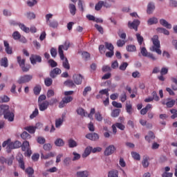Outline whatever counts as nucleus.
Wrapping results in <instances>:
<instances>
[{"instance_id":"obj_43","label":"nucleus","mask_w":177,"mask_h":177,"mask_svg":"<svg viewBox=\"0 0 177 177\" xmlns=\"http://www.w3.org/2000/svg\"><path fill=\"white\" fill-rule=\"evenodd\" d=\"M127 52H136V46L135 45H129L126 47Z\"/></svg>"},{"instance_id":"obj_24","label":"nucleus","mask_w":177,"mask_h":177,"mask_svg":"<svg viewBox=\"0 0 177 177\" xmlns=\"http://www.w3.org/2000/svg\"><path fill=\"white\" fill-rule=\"evenodd\" d=\"M62 49V52H63V49L64 50H68V48H70V43L66 41L65 44L64 45H60L58 47V53L59 54V49Z\"/></svg>"},{"instance_id":"obj_4","label":"nucleus","mask_w":177,"mask_h":177,"mask_svg":"<svg viewBox=\"0 0 177 177\" xmlns=\"http://www.w3.org/2000/svg\"><path fill=\"white\" fill-rule=\"evenodd\" d=\"M59 57L62 62V66L65 70H70V63L67 57H64V52L62 50V47L59 48Z\"/></svg>"},{"instance_id":"obj_6","label":"nucleus","mask_w":177,"mask_h":177,"mask_svg":"<svg viewBox=\"0 0 177 177\" xmlns=\"http://www.w3.org/2000/svg\"><path fill=\"white\" fill-rule=\"evenodd\" d=\"M50 106H53V103H49L48 101H43L42 102L38 103L39 106V110L40 111H45L46 110H48V107Z\"/></svg>"},{"instance_id":"obj_21","label":"nucleus","mask_w":177,"mask_h":177,"mask_svg":"<svg viewBox=\"0 0 177 177\" xmlns=\"http://www.w3.org/2000/svg\"><path fill=\"white\" fill-rule=\"evenodd\" d=\"M154 9H156V6H154V3H149L147 6V13L148 15H151V13H153L154 11Z\"/></svg>"},{"instance_id":"obj_22","label":"nucleus","mask_w":177,"mask_h":177,"mask_svg":"<svg viewBox=\"0 0 177 177\" xmlns=\"http://www.w3.org/2000/svg\"><path fill=\"white\" fill-rule=\"evenodd\" d=\"M78 177H88L89 176V171L88 170L80 171L76 173Z\"/></svg>"},{"instance_id":"obj_20","label":"nucleus","mask_w":177,"mask_h":177,"mask_svg":"<svg viewBox=\"0 0 177 177\" xmlns=\"http://www.w3.org/2000/svg\"><path fill=\"white\" fill-rule=\"evenodd\" d=\"M68 145L70 149H74V147H77V146H78V143H77V141H75L73 138H71L68 140Z\"/></svg>"},{"instance_id":"obj_48","label":"nucleus","mask_w":177,"mask_h":177,"mask_svg":"<svg viewBox=\"0 0 177 177\" xmlns=\"http://www.w3.org/2000/svg\"><path fill=\"white\" fill-rule=\"evenodd\" d=\"M41 89L42 88H41V86H39V85L35 86V88H33L35 95H39V93H41Z\"/></svg>"},{"instance_id":"obj_31","label":"nucleus","mask_w":177,"mask_h":177,"mask_svg":"<svg viewBox=\"0 0 177 177\" xmlns=\"http://www.w3.org/2000/svg\"><path fill=\"white\" fill-rule=\"evenodd\" d=\"M21 150L22 151H26V149H30V142L28 141H24L21 144Z\"/></svg>"},{"instance_id":"obj_52","label":"nucleus","mask_w":177,"mask_h":177,"mask_svg":"<svg viewBox=\"0 0 177 177\" xmlns=\"http://www.w3.org/2000/svg\"><path fill=\"white\" fill-rule=\"evenodd\" d=\"M76 111L79 115H81V117H85V110H84V109L78 108Z\"/></svg>"},{"instance_id":"obj_61","label":"nucleus","mask_w":177,"mask_h":177,"mask_svg":"<svg viewBox=\"0 0 177 177\" xmlns=\"http://www.w3.org/2000/svg\"><path fill=\"white\" fill-rule=\"evenodd\" d=\"M95 118L97 120V121H102L103 117H102V114H100V112H97L95 114Z\"/></svg>"},{"instance_id":"obj_30","label":"nucleus","mask_w":177,"mask_h":177,"mask_svg":"<svg viewBox=\"0 0 177 177\" xmlns=\"http://www.w3.org/2000/svg\"><path fill=\"white\" fill-rule=\"evenodd\" d=\"M55 146H57L58 147H62L64 146V141L62 138H57L55 141Z\"/></svg>"},{"instance_id":"obj_10","label":"nucleus","mask_w":177,"mask_h":177,"mask_svg":"<svg viewBox=\"0 0 177 177\" xmlns=\"http://www.w3.org/2000/svg\"><path fill=\"white\" fill-rule=\"evenodd\" d=\"M115 150V147L113 145H111L105 149L104 154V156H111V154H113Z\"/></svg>"},{"instance_id":"obj_7","label":"nucleus","mask_w":177,"mask_h":177,"mask_svg":"<svg viewBox=\"0 0 177 177\" xmlns=\"http://www.w3.org/2000/svg\"><path fill=\"white\" fill-rule=\"evenodd\" d=\"M31 64H37V63H41L42 62V57L40 55H31L30 57Z\"/></svg>"},{"instance_id":"obj_58","label":"nucleus","mask_w":177,"mask_h":177,"mask_svg":"<svg viewBox=\"0 0 177 177\" xmlns=\"http://www.w3.org/2000/svg\"><path fill=\"white\" fill-rule=\"evenodd\" d=\"M151 95L153 100H156V102H158V100H160V97L157 95V92L153 91Z\"/></svg>"},{"instance_id":"obj_36","label":"nucleus","mask_w":177,"mask_h":177,"mask_svg":"<svg viewBox=\"0 0 177 177\" xmlns=\"http://www.w3.org/2000/svg\"><path fill=\"white\" fill-rule=\"evenodd\" d=\"M151 139H154V133L153 131H149L148 136H145V140L150 143Z\"/></svg>"},{"instance_id":"obj_51","label":"nucleus","mask_w":177,"mask_h":177,"mask_svg":"<svg viewBox=\"0 0 177 177\" xmlns=\"http://www.w3.org/2000/svg\"><path fill=\"white\" fill-rule=\"evenodd\" d=\"M105 48L108 49V50H114V46L111 43L105 42L104 43Z\"/></svg>"},{"instance_id":"obj_32","label":"nucleus","mask_w":177,"mask_h":177,"mask_svg":"<svg viewBox=\"0 0 177 177\" xmlns=\"http://www.w3.org/2000/svg\"><path fill=\"white\" fill-rule=\"evenodd\" d=\"M25 131H27L29 133H35L37 127L29 126L24 128Z\"/></svg>"},{"instance_id":"obj_13","label":"nucleus","mask_w":177,"mask_h":177,"mask_svg":"<svg viewBox=\"0 0 177 177\" xmlns=\"http://www.w3.org/2000/svg\"><path fill=\"white\" fill-rule=\"evenodd\" d=\"M73 78L76 85H81V84H82V80H84L82 75L75 74L73 75Z\"/></svg>"},{"instance_id":"obj_8","label":"nucleus","mask_w":177,"mask_h":177,"mask_svg":"<svg viewBox=\"0 0 177 177\" xmlns=\"http://www.w3.org/2000/svg\"><path fill=\"white\" fill-rule=\"evenodd\" d=\"M175 103H176V100H171L170 97L162 101V104H166L167 107H169V109H171V107H174V106H175Z\"/></svg>"},{"instance_id":"obj_50","label":"nucleus","mask_w":177,"mask_h":177,"mask_svg":"<svg viewBox=\"0 0 177 177\" xmlns=\"http://www.w3.org/2000/svg\"><path fill=\"white\" fill-rule=\"evenodd\" d=\"M38 114H39V111H38V109L36 108L35 111L32 113V114L30 115V119L33 120V118H35V117H37Z\"/></svg>"},{"instance_id":"obj_56","label":"nucleus","mask_w":177,"mask_h":177,"mask_svg":"<svg viewBox=\"0 0 177 177\" xmlns=\"http://www.w3.org/2000/svg\"><path fill=\"white\" fill-rule=\"evenodd\" d=\"M50 52L52 57H56L57 56V50L56 48H51Z\"/></svg>"},{"instance_id":"obj_63","label":"nucleus","mask_w":177,"mask_h":177,"mask_svg":"<svg viewBox=\"0 0 177 177\" xmlns=\"http://www.w3.org/2000/svg\"><path fill=\"white\" fill-rule=\"evenodd\" d=\"M62 100L67 104V103H70L71 102H73V97L71 96L64 97V98H62Z\"/></svg>"},{"instance_id":"obj_42","label":"nucleus","mask_w":177,"mask_h":177,"mask_svg":"<svg viewBox=\"0 0 177 177\" xmlns=\"http://www.w3.org/2000/svg\"><path fill=\"white\" fill-rule=\"evenodd\" d=\"M103 5H104V1H100L95 7V10H100V9H102V8H103Z\"/></svg>"},{"instance_id":"obj_19","label":"nucleus","mask_w":177,"mask_h":177,"mask_svg":"<svg viewBox=\"0 0 177 177\" xmlns=\"http://www.w3.org/2000/svg\"><path fill=\"white\" fill-rule=\"evenodd\" d=\"M10 107L8 105H1L0 106V115H5L6 113L9 110Z\"/></svg>"},{"instance_id":"obj_33","label":"nucleus","mask_w":177,"mask_h":177,"mask_svg":"<svg viewBox=\"0 0 177 177\" xmlns=\"http://www.w3.org/2000/svg\"><path fill=\"white\" fill-rule=\"evenodd\" d=\"M21 139H23L24 140H27L28 139H31V135H30L29 133H27V131H24L21 134Z\"/></svg>"},{"instance_id":"obj_3","label":"nucleus","mask_w":177,"mask_h":177,"mask_svg":"<svg viewBox=\"0 0 177 177\" xmlns=\"http://www.w3.org/2000/svg\"><path fill=\"white\" fill-rule=\"evenodd\" d=\"M17 60L19 67H21L24 73H27L30 71V68H31V65H26V59H21V56H18L17 57Z\"/></svg>"},{"instance_id":"obj_62","label":"nucleus","mask_w":177,"mask_h":177,"mask_svg":"<svg viewBox=\"0 0 177 177\" xmlns=\"http://www.w3.org/2000/svg\"><path fill=\"white\" fill-rule=\"evenodd\" d=\"M48 64H50V67H52V68L57 67V62H56L53 59H49Z\"/></svg>"},{"instance_id":"obj_27","label":"nucleus","mask_w":177,"mask_h":177,"mask_svg":"<svg viewBox=\"0 0 177 177\" xmlns=\"http://www.w3.org/2000/svg\"><path fill=\"white\" fill-rule=\"evenodd\" d=\"M142 165L144 168H147V167H149V157H147V156L143 157L142 161Z\"/></svg>"},{"instance_id":"obj_55","label":"nucleus","mask_w":177,"mask_h":177,"mask_svg":"<svg viewBox=\"0 0 177 177\" xmlns=\"http://www.w3.org/2000/svg\"><path fill=\"white\" fill-rule=\"evenodd\" d=\"M99 93L100 95H106V97H109V89L108 88H104V89H102V90H100L99 91Z\"/></svg>"},{"instance_id":"obj_45","label":"nucleus","mask_w":177,"mask_h":177,"mask_svg":"<svg viewBox=\"0 0 177 177\" xmlns=\"http://www.w3.org/2000/svg\"><path fill=\"white\" fill-rule=\"evenodd\" d=\"M53 82V80L50 77H47L44 80V84L46 86H50Z\"/></svg>"},{"instance_id":"obj_41","label":"nucleus","mask_w":177,"mask_h":177,"mask_svg":"<svg viewBox=\"0 0 177 177\" xmlns=\"http://www.w3.org/2000/svg\"><path fill=\"white\" fill-rule=\"evenodd\" d=\"M108 177H118V171L111 170L108 174Z\"/></svg>"},{"instance_id":"obj_44","label":"nucleus","mask_w":177,"mask_h":177,"mask_svg":"<svg viewBox=\"0 0 177 177\" xmlns=\"http://www.w3.org/2000/svg\"><path fill=\"white\" fill-rule=\"evenodd\" d=\"M12 37L14 39L17 41L18 39H20L21 38V35L18 31H15L12 33Z\"/></svg>"},{"instance_id":"obj_28","label":"nucleus","mask_w":177,"mask_h":177,"mask_svg":"<svg viewBox=\"0 0 177 177\" xmlns=\"http://www.w3.org/2000/svg\"><path fill=\"white\" fill-rule=\"evenodd\" d=\"M156 31L158 32H160V34H164L165 35H169V31L164 28H158L156 29Z\"/></svg>"},{"instance_id":"obj_29","label":"nucleus","mask_w":177,"mask_h":177,"mask_svg":"<svg viewBox=\"0 0 177 177\" xmlns=\"http://www.w3.org/2000/svg\"><path fill=\"white\" fill-rule=\"evenodd\" d=\"M69 10H70L71 15H72V16H75L77 12V8H75V5L71 4V3L69 4Z\"/></svg>"},{"instance_id":"obj_46","label":"nucleus","mask_w":177,"mask_h":177,"mask_svg":"<svg viewBox=\"0 0 177 177\" xmlns=\"http://www.w3.org/2000/svg\"><path fill=\"white\" fill-rule=\"evenodd\" d=\"M136 37L137 38V41H138L139 45H142V44H143V41H144L143 37H142V35H140V34H139V33H137L136 35Z\"/></svg>"},{"instance_id":"obj_5","label":"nucleus","mask_w":177,"mask_h":177,"mask_svg":"<svg viewBox=\"0 0 177 177\" xmlns=\"http://www.w3.org/2000/svg\"><path fill=\"white\" fill-rule=\"evenodd\" d=\"M32 75H24L21 76L19 80H17V82L19 84H27L28 82H30L32 80Z\"/></svg>"},{"instance_id":"obj_25","label":"nucleus","mask_w":177,"mask_h":177,"mask_svg":"<svg viewBox=\"0 0 177 177\" xmlns=\"http://www.w3.org/2000/svg\"><path fill=\"white\" fill-rule=\"evenodd\" d=\"M0 64L1 67H8L9 66V64L8 62V57H5L3 58H1L0 60Z\"/></svg>"},{"instance_id":"obj_49","label":"nucleus","mask_w":177,"mask_h":177,"mask_svg":"<svg viewBox=\"0 0 177 177\" xmlns=\"http://www.w3.org/2000/svg\"><path fill=\"white\" fill-rule=\"evenodd\" d=\"M43 149L45 151H50V150H52V145H50V143L44 144Z\"/></svg>"},{"instance_id":"obj_64","label":"nucleus","mask_w":177,"mask_h":177,"mask_svg":"<svg viewBox=\"0 0 177 177\" xmlns=\"http://www.w3.org/2000/svg\"><path fill=\"white\" fill-rule=\"evenodd\" d=\"M64 164L66 167H68V165L71 164V158H68V157L65 158L64 160Z\"/></svg>"},{"instance_id":"obj_23","label":"nucleus","mask_w":177,"mask_h":177,"mask_svg":"<svg viewBox=\"0 0 177 177\" xmlns=\"http://www.w3.org/2000/svg\"><path fill=\"white\" fill-rule=\"evenodd\" d=\"M157 23H158V19L154 17L149 18L147 21L148 26H153V24H157Z\"/></svg>"},{"instance_id":"obj_1","label":"nucleus","mask_w":177,"mask_h":177,"mask_svg":"<svg viewBox=\"0 0 177 177\" xmlns=\"http://www.w3.org/2000/svg\"><path fill=\"white\" fill-rule=\"evenodd\" d=\"M2 146L3 147H6L8 153H10L13 149H19V147H21V142L17 140L12 142L10 139H8L3 142Z\"/></svg>"},{"instance_id":"obj_59","label":"nucleus","mask_w":177,"mask_h":177,"mask_svg":"<svg viewBox=\"0 0 177 177\" xmlns=\"http://www.w3.org/2000/svg\"><path fill=\"white\" fill-rule=\"evenodd\" d=\"M91 91H92V87L91 86L85 87L83 91V96H86V95H88V92H91Z\"/></svg>"},{"instance_id":"obj_26","label":"nucleus","mask_w":177,"mask_h":177,"mask_svg":"<svg viewBox=\"0 0 177 177\" xmlns=\"http://www.w3.org/2000/svg\"><path fill=\"white\" fill-rule=\"evenodd\" d=\"M47 24L49 27H51V28H57V27H59V22L56 20L50 21Z\"/></svg>"},{"instance_id":"obj_47","label":"nucleus","mask_w":177,"mask_h":177,"mask_svg":"<svg viewBox=\"0 0 177 177\" xmlns=\"http://www.w3.org/2000/svg\"><path fill=\"white\" fill-rule=\"evenodd\" d=\"M140 53L141 55L144 56V57H147V56L149 55V53L147 52V50L146 49L145 47L140 48Z\"/></svg>"},{"instance_id":"obj_60","label":"nucleus","mask_w":177,"mask_h":177,"mask_svg":"<svg viewBox=\"0 0 177 177\" xmlns=\"http://www.w3.org/2000/svg\"><path fill=\"white\" fill-rule=\"evenodd\" d=\"M124 45H125V40L118 39L117 41V46H118V48H122Z\"/></svg>"},{"instance_id":"obj_12","label":"nucleus","mask_w":177,"mask_h":177,"mask_svg":"<svg viewBox=\"0 0 177 177\" xmlns=\"http://www.w3.org/2000/svg\"><path fill=\"white\" fill-rule=\"evenodd\" d=\"M17 160L19 162V165L21 169H26V166L24 165V156H23L21 154L18 155L17 156Z\"/></svg>"},{"instance_id":"obj_15","label":"nucleus","mask_w":177,"mask_h":177,"mask_svg":"<svg viewBox=\"0 0 177 177\" xmlns=\"http://www.w3.org/2000/svg\"><path fill=\"white\" fill-rule=\"evenodd\" d=\"M86 139H89V140H99V134L96 133H89L86 135Z\"/></svg>"},{"instance_id":"obj_53","label":"nucleus","mask_w":177,"mask_h":177,"mask_svg":"<svg viewBox=\"0 0 177 177\" xmlns=\"http://www.w3.org/2000/svg\"><path fill=\"white\" fill-rule=\"evenodd\" d=\"M127 67H128V62H122L119 68L120 70H121L122 71H125V70H127Z\"/></svg>"},{"instance_id":"obj_57","label":"nucleus","mask_w":177,"mask_h":177,"mask_svg":"<svg viewBox=\"0 0 177 177\" xmlns=\"http://www.w3.org/2000/svg\"><path fill=\"white\" fill-rule=\"evenodd\" d=\"M37 142L39 145H45V142H46V140L44 137H38L37 139Z\"/></svg>"},{"instance_id":"obj_11","label":"nucleus","mask_w":177,"mask_h":177,"mask_svg":"<svg viewBox=\"0 0 177 177\" xmlns=\"http://www.w3.org/2000/svg\"><path fill=\"white\" fill-rule=\"evenodd\" d=\"M140 24V21L138 19L134 20L133 22L129 21L128 26L131 29L135 30V31H138V27Z\"/></svg>"},{"instance_id":"obj_17","label":"nucleus","mask_w":177,"mask_h":177,"mask_svg":"<svg viewBox=\"0 0 177 177\" xmlns=\"http://www.w3.org/2000/svg\"><path fill=\"white\" fill-rule=\"evenodd\" d=\"M160 24H161V26H162L163 27L168 28L169 30H171V28H172V25L168 23V21H167V20L164 19H160Z\"/></svg>"},{"instance_id":"obj_2","label":"nucleus","mask_w":177,"mask_h":177,"mask_svg":"<svg viewBox=\"0 0 177 177\" xmlns=\"http://www.w3.org/2000/svg\"><path fill=\"white\" fill-rule=\"evenodd\" d=\"M153 46L150 48L151 52H156L158 55H162V51L161 49V44H160V40H158V35H154L151 38Z\"/></svg>"},{"instance_id":"obj_38","label":"nucleus","mask_w":177,"mask_h":177,"mask_svg":"<svg viewBox=\"0 0 177 177\" xmlns=\"http://www.w3.org/2000/svg\"><path fill=\"white\" fill-rule=\"evenodd\" d=\"M131 157L133 158V160H136V161H140V154H139L138 152L132 151Z\"/></svg>"},{"instance_id":"obj_9","label":"nucleus","mask_w":177,"mask_h":177,"mask_svg":"<svg viewBox=\"0 0 177 177\" xmlns=\"http://www.w3.org/2000/svg\"><path fill=\"white\" fill-rule=\"evenodd\" d=\"M4 118L5 120H8L10 122H12L15 120V113L8 109L4 115Z\"/></svg>"},{"instance_id":"obj_37","label":"nucleus","mask_w":177,"mask_h":177,"mask_svg":"<svg viewBox=\"0 0 177 177\" xmlns=\"http://www.w3.org/2000/svg\"><path fill=\"white\" fill-rule=\"evenodd\" d=\"M64 85H65V86H68L69 88H73V86H75L74 82H73V80H70L65 81L64 82Z\"/></svg>"},{"instance_id":"obj_34","label":"nucleus","mask_w":177,"mask_h":177,"mask_svg":"<svg viewBox=\"0 0 177 177\" xmlns=\"http://www.w3.org/2000/svg\"><path fill=\"white\" fill-rule=\"evenodd\" d=\"M19 27L24 31V32L28 33L30 32V28L26 27L24 24H18Z\"/></svg>"},{"instance_id":"obj_18","label":"nucleus","mask_w":177,"mask_h":177,"mask_svg":"<svg viewBox=\"0 0 177 177\" xmlns=\"http://www.w3.org/2000/svg\"><path fill=\"white\" fill-rule=\"evenodd\" d=\"M92 150H93V147L91 146L87 147L84 153H82V158H86V157H88V156H89L91 154V153H92Z\"/></svg>"},{"instance_id":"obj_35","label":"nucleus","mask_w":177,"mask_h":177,"mask_svg":"<svg viewBox=\"0 0 177 177\" xmlns=\"http://www.w3.org/2000/svg\"><path fill=\"white\" fill-rule=\"evenodd\" d=\"M26 172L27 173L28 177H35L34 176V169H32V167H28L26 169Z\"/></svg>"},{"instance_id":"obj_54","label":"nucleus","mask_w":177,"mask_h":177,"mask_svg":"<svg viewBox=\"0 0 177 177\" xmlns=\"http://www.w3.org/2000/svg\"><path fill=\"white\" fill-rule=\"evenodd\" d=\"M74 157L73 158V161H77L81 158V155L75 151L73 152Z\"/></svg>"},{"instance_id":"obj_16","label":"nucleus","mask_w":177,"mask_h":177,"mask_svg":"<svg viewBox=\"0 0 177 177\" xmlns=\"http://www.w3.org/2000/svg\"><path fill=\"white\" fill-rule=\"evenodd\" d=\"M3 44H4V46H5V50L6 52V53L8 55H12V53H13V49L12 48V47H10V46L9 45V43L8 42V41L4 40L3 41Z\"/></svg>"},{"instance_id":"obj_14","label":"nucleus","mask_w":177,"mask_h":177,"mask_svg":"<svg viewBox=\"0 0 177 177\" xmlns=\"http://www.w3.org/2000/svg\"><path fill=\"white\" fill-rule=\"evenodd\" d=\"M60 74H62V70L59 68H55L50 72V77L51 78H56Z\"/></svg>"},{"instance_id":"obj_40","label":"nucleus","mask_w":177,"mask_h":177,"mask_svg":"<svg viewBox=\"0 0 177 177\" xmlns=\"http://www.w3.org/2000/svg\"><path fill=\"white\" fill-rule=\"evenodd\" d=\"M120 113H121L120 109H114L112 111L111 115L113 118H115L118 117V115H120Z\"/></svg>"},{"instance_id":"obj_39","label":"nucleus","mask_w":177,"mask_h":177,"mask_svg":"<svg viewBox=\"0 0 177 177\" xmlns=\"http://www.w3.org/2000/svg\"><path fill=\"white\" fill-rule=\"evenodd\" d=\"M64 121V118H59L55 120V127L56 128H59Z\"/></svg>"}]
</instances>
